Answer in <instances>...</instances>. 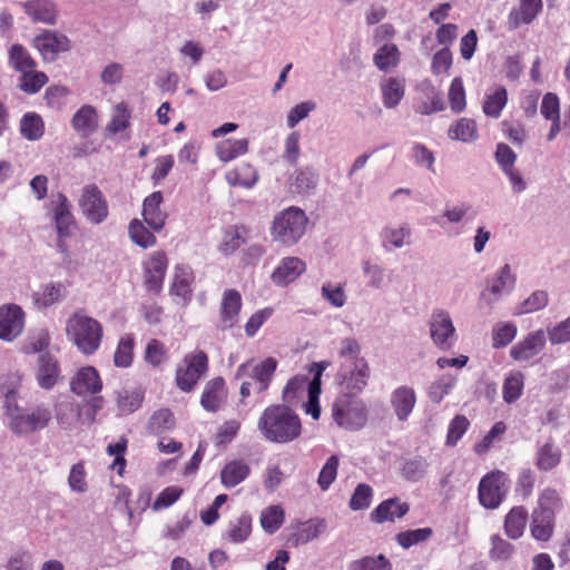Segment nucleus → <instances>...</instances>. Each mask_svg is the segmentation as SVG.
I'll use <instances>...</instances> for the list:
<instances>
[{
    "instance_id": "obj_34",
    "label": "nucleus",
    "mask_w": 570,
    "mask_h": 570,
    "mask_svg": "<svg viewBox=\"0 0 570 570\" xmlns=\"http://www.w3.org/2000/svg\"><path fill=\"white\" fill-rule=\"evenodd\" d=\"M509 100L508 90L504 86H497L488 91L482 104V111L487 117L498 119Z\"/></svg>"
},
{
    "instance_id": "obj_52",
    "label": "nucleus",
    "mask_w": 570,
    "mask_h": 570,
    "mask_svg": "<svg viewBox=\"0 0 570 570\" xmlns=\"http://www.w3.org/2000/svg\"><path fill=\"white\" fill-rule=\"evenodd\" d=\"M448 100L450 108L453 112L460 114L465 110L466 96L463 81L460 77H455L452 79L448 92Z\"/></svg>"
},
{
    "instance_id": "obj_1",
    "label": "nucleus",
    "mask_w": 570,
    "mask_h": 570,
    "mask_svg": "<svg viewBox=\"0 0 570 570\" xmlns=\"http://www.w3.org/2000/svg\"><path fill=\"white\" fill-rule=\"evenodd\" d=\"M257 428L266 441L278 444L296 440L302 432L299 416L285 404L267 406L258 419Z\"/></svg>"
},
{
    "instance_id": "obj_47",
    "label": "nucleus",
    "mask_w": 570,
    "mask_h": 570,
    "mask_svg": "<svg viewBox=\"0 0 570 570\" xmlns=\"http://www.w3.org/2000/svg\"><path fill=\"white\" fill-rule=\"evenodd\" d=\"M48 80L49 78L45 72L29 69V71L20 72L18 87L24 94L35 95L42 89Z\"/></svg>"
},
{
    "instance_id": "obj_40",
    "label": "nucleus",
    "mask_w": 570,
    "mask_h": 570,
    "mask_svg": "<svg viewBox=\"0 0 570 570\" xmlns=\"http://www.w3.org/2000/svg\"><path fill=\"white\" fill-rule=\"evenodd\" d=\"M72 127L82 136L91 134L98 127V115L90 105L82 106L72 117Z\"/></svg>"
},
{
    "instance_id": "obj_48",
    "label": "nucleus",
    "mask_w": 570,
    "mask_h": 570,
    "mask_svg": "<svg viewBox=\"0 0 570 570\" xmlns=\"http://www.w3.org/2000/svg\"><path fill=\"white\" fill-rule=\"evenodd\" d=\"M20 132L28 140H38L45 132V122L40 115L27 112L20 120Z\"/></svg>"
},
{
    "instance_id": "obj_63",
    "label": "nucleus",
    "mask_w": 570,
    "mask_h": 570,
    "mask_svg": "<svg viewBox=\"0 0 570 570\" xmlns=\"http://www.w3.org/2000/svg\"><path fill=\"white\" fill-rule=\"evenodd\" d=\"M142 402V394L139 391H122L118 393V409L122 414H130L137 411Z\"/></svg>"
},
{
    "instance_id": "obj_58",
    "label": "nucleus",
    "mask_w": 570,
    "mask_h": 570,
    "mask_svg": "<svg viewBox=\"0 0 570 570\" xmlns=\"http://www.w3.org/2000/svg\"><path fill=\"white\" fill-rule=\"evenodd\" d=\"M250 529L252 518L248 514H243L230 523L227 538L234 543L244 542L248 538Z\"/></svg>"
},
{
    "instance_id": "obj_53",
    "label": "nucleus",
    "mask_w": 570,
    "mask_h": 570,
    "mask_svg": "<svg viewBox=\"0 0 570 570\" xmlns=\"http://www.w3.org/2000/svg\"><path fill=\"white\" fill-rule=\"evenodd\" d=\"M175 426V417L170 410L160 409L150 416L148 430L154 434H160Z\"/></svg>"
},
{
    "instance_id": "obj_36",
    "label": "nucleus",
    "mask_w": 570,
    "mask_h": 570,
    "mask_svg": "<svg viewBox=\"0 0 570 570\" xmlns=\"http://www.w3.org/2000/svg\"><path fill=\"white\" fill-rule=\"evenodd\" d=\"M250 473V466L244 460H233L225 464L220 471V481L227 489L242 483Z\"/></svg>"
},
{
    "instance_id": "obj_9",
    "label": "nucleus",
    "mask_w": 570,
    "mask_h": 570,
    "mask_svg": "<svg viewBox=\"0 0 570 570\" xmlns=\"http://www.w3.org/2000/svg\"><path fill=\"white\" fill-rule=\"evenodd\" d=\"M510 488L509 476L502 471L485 474L479 483V501L485 509H497Z\"/></svg>"
},
{
    "instance_id": "obj_14",
    "label": "nucleus",
    "mask_w": 570,
    "mask_h": 570,
    "mask_svg": "<svg viewBox=\"0 0 570 570\" xmlns=\"http://www.w3.org/2000/svg\"><path fill=\"white\" fill-rule=\"evenodd\" d=\"M33 47L45 61H53L59 53L68 51L71 46L67 36L55 30H43L35 37Z\"/></svg>"
},
{
    "instance_id": "obj_30",
    "label": "nucleus",
    "mask_w": 570,
    "mask_h": 570,
    "mask_svg": "<svg viewBox=\"0 0 570 570\" xmlns=\"http://www.w3.org/2000/svg\"><path fill=\"white\" fill-rule=\"evenodd\" d=\"M59 372L58 361L53 356L49 354L39 356L37 381L41 389H52L58 381Z\"/></svg>"
},
{
    "instance_id": "obj_21",
    "label": "nucleus",
    "mask_w": 570,
    "mask_h": 570,
    "mask_svg": "<svg viewBox=\"0 0 570 570\" xmlns=\"http://www.w3.org/2000/svg\"><path fill=\"white\" fill-rule=\"evenodd\" d=\"M546 345V334L543 330H538L530 333L522 341L517 343L510 350V356L514 361H529L530 358L538 355Z\"/></svg>"
},
{
    "instance_id": "obj_11",
    "label": "nucleus",
    "mask_w": 570,
    "mask_h": 570,
    "mask_svg": "<svg viewBox=\"0 0 570 570\" xmlns=\"http://www.w3.org/2000/svg\"><path fill=\"white\" fill-rule=\"evenodd\" d=\"M277 362L273 357H267L259 363L246 362L237 367L235 377L237 380L247 379L253 383L255 393H264L275 373Z\"/></svg>"
},
{
    "instance_id": "obj_4",
    "label": "nucleus",
    "mask_w": 570,
    "mask_h": 570,
    "mask_svg": "<svg viewBox=\"0 0 570 570\" xmlns=\"http://www.w3.org/2000/svg\"><path fill=\"white\" fill-rule=\"evenodd\" d=\"M308 218L304 210L291 206L279 212L273 219L271 237L284 246L295 245L305 234Z\"/></svg>"
},
{
    "instance_id": "obj_57",
    "label": "nucleus",
    "mask_w": 570,
    "mask_h": 570,
    "mask_svg": "<svg viewBox=\"0 0 570 570\" xmlns=\"http://www.w3.org/2000/svg\"><path fill=\"white\" fill-rule=\"evenodd\" d=\"M325 529L326 523L324 520H309L303 523L295 533L296 543H307L322 534Z\"/></svg>"
},
{
    "instance_id": "obj_33",
    "label": "nucleus",
    "mask_w": 570,
    "mask_h": 570,
    "mask_svg": "<svg viewBox=\"0 0 570 570\" xmlns=\"http://www.w3.org/2000/svg\"><path fill=\"white\" fill-rule=\"evenodd\" d=\"M561 450L554 442L549 439L546 443L538 446L534 458V465L543 472H548L557 468L561 461Z\"/></svg>"
},
{
    "instance_id": "obj_49",
    "label": "nucleus",
    "mask_w": 570,
    "mask_h": 570,
    "mask_svg": "<svg viewBox=\"0 0 570 570\" xmlns=\"http://www.w3.org/2000/svg\"><path fill=\"white\" fill-rule=\"evenodd\" d=\"M318 183V176L311 168L298 170L295 176L292 177L289 188L293 193L305 194L314 189Z\"/></svg>"
},
{
    "instance_id": "obj_22",
    "label": "nucleus",
    "mask_w": 570,
    "mask_h": 570,
    "mask_svg": "<svg viewBox=\"0 0 570 570\" xmlns=\"http://www.w3.org/2000/svg\"><path fill=\"white\" fill-rule=\"evenodd\" d=\"M163 195L154 191L145 198L142 204V217L153 232H160L165 226L167 214L160 209Z\"/></svg>"
},
{
    "instance_id": "obj_15",
    "label": "nucleus",
    "mask_w": 570,
    "mask_h": 570,
    "mask_svg": "<svg viewBox=\"0 0 570 570\" xmlns=\"http://www.w3.org/2000/svg\"><path fill=\"white\" fill-rule=\"evenodd\" d=\"M71 204L63 194H58L51 202V214L59 238H68L76 228V220L71 213Z\"/></svg>"
},
{
    "instance_id": "obj_59",
    "label": "nucleus",
    "mask_w": 570,
    "mask_h": 570,
    "mask_svg": "<svg viewBox=\"0 0 570 570\" xmlns=\"http://www.w3.org/2000/svg\"><path fill=\"white\" fill-rule=\"evenodd\" d=\"M322 297L333 307L341 308L346 304V294L342 284L326 282L322 285Z\"/></svg>"
},
{
    "instance_id": "obj_37",
    "label": "nucleus",
    "mask_w": 570,
    "mask_h": 570,
    "mask_svg": "<svg viewBox=\"0 0 570 570\" xmlns=\"http://www.w3.org/2000/svg\"><path fill=\"white\" fill-rule=\"evenodd\" d=\"M382 100L386 108L396 107L405 94V79L389 77L381 82Z\"/></svg>"
},
{
    "instance_id": "obj_27",
    "label": "nucleus",
    "mask_w": 570,
    "mask_h": 570,
    "mask_svg": "<svg viewBox=\"0 0 570 570\" xmlns=\"http://www.w3.org/2000/svg\"><path fill=\"white\" fill-rule=\"evenodd\" d=\"M305 263L298 257L283 258L272 274V281L276 285H287L294 282L304 271Z\"/></svg>"
},
{
    "instance_id": "obj_35",
    "label": "nucleus",
    "mask_w": 570,
    "mask_h": 570,
    "mask_svg": "<svg viewBox=\"0 0 570 570\" xmlns=\"http://www.w3.org/2000/svg\"><path fill=\"white\" fill-rule=\"evenodd\" d=\"M382 245L386 250L402 248L410 244L411 227L403 223L400 226H385L381 232Z\"/></svg>"
},
{
    "instance_id": "obj_38",
    "label": "nucleus",
    "mask_w": 570,
    "mask_h": 570,
    "mask_svg": "<svg viewBox=\"0 0 570 570\" xmlns=\"http://www.w3.org/2000/svg\"><path fill=\"white\" fill-rule=\"evenodd\" d=\"M528 521V511L524 507L518 505L513 507L509 513L505 515L504 520V531L505 534L512 539L517 540L522 537L525 525Z\"/></svg>"
},
{
    "instance_id": "obj_56",
    "label": "nucleus",
    "mask_w": 570,
    "mask_h": 570,
    "mask_svg": "<svg viewBox=\"0 0 570 570\" xmlns=\"http://www.w3.org/2000/svg\"><path fill=\"white\" fill-rule=\"evenodd\" d=\"M284 521V510L278 505L265 509L261 515L262 528L269 534L275 533Z\"/></svg>"
},
{
    "instance_id": "obj_44",
    "label": "nucleus",
    "mask_w": 570,
    "mask_h": 570,
    "mask_svg": "<svg viewBox=\"0 0 570 570\" xmlns=\"http://www.w3.org/2000/svg\"><path fill=\"white\" fill-rule=\"evenodd\" d=\"M401 61V52L396 45L385 43L374 53L373 62L381 71L395 68Z\"/></svg>"
},
{
    "instance_id": "obj_24",
    "label": "nucleus",
    "mask_w": 570,
    "mask_h": 570,
    "mask_svg": "<svg viewBox=\"0 0 570 570\" xmlns=\"http://www.w3.org/2000/svg\"><path fill=\"white\" fill-rule=\"evenodd\" d=\"M542 0H520L519 7L508 14L510 29H518L522 24H530L542 10Z\"/></svg>"
},
{
    "instance_id": "obj_19",
    "label": "nucleus",
    "mask_w": 570,
    "mask_h": 570,
    "mask_svg": "<svg viewBox=\"0 0 570 570\" xmlns=\"http://www.w3.org/2000/svg\"><path fill=\"white\" fill-rule=\"evenodd\" d=\"M70 389L79 396L94 395L101 391L102 381L94 366H83L72 376Z\"/></svg>"
},
{
    "instance_id": "obj_32",
    "label": "nucleus",
    "mask_w": 570,
    "mask_h": 570,
    "mask_svg": "<svg viewBox=\"0 0 570 570\" xmlns=\"http://www.w3.org/2000/svg\"><path fill=\"white\" fill-rule=\"evenodd\" d=\"M540 112L546 120L551 121V128L548 138L552 140L561 130L559 97L553 92H547L542 98Z\"/></svg>"
},
{
    "instance_id": "obj_20",
    "label": "nucleus",
    "mask_w": 570,
    "mask_h": 570,
    "mask_svg": "<svg viewBox=\"0 0 570 570\" xmlns=\"http://www.w3.org/2000/svg\"><path fill=\"white\" fill-rule=\"evenodd\" d=\"M242 309V296L236 289H226L223 293L219 321L223 331L229 330L238 322V316Z\"/></svg>"
},
{
    "instance_id": "obj_41",
    "label": "nucleus",
    "mask_w": 570,
    "mask_h": 570,
    "mask_svg": "<svg viewBox=\"0 0 570 570\" xmlns=\"http://www.w3.org/2000/svg\"><path fill=\"white\" fill-rule=\"evenodd\" d=\"M131 112L126 102H119L114 107L111 118L105 130L108 136L126 131L130 127Z\"/></svg>"
},
{
    "instance_id": "obj_8",
    "label": "nucleus",
    "mask_w": 570,
    "mask_h": 570,
    "mask_svg": "<svg viewBox=\"0 0 570 570\" xmlns=\"http://www.w3.org/2000/svg\"><path fill=\"white\" fill-rule=\"evenodd\" d=\"M52 417L50 409L45 404L35 405L24 411L17 410L11 414L10 429L18 435H24L48 426Z\"/></svg>"
},
{
    "instance_id": "obj_62",
    "label": "nucleus",
    "mask_w": 570,
    "mask_h": 570,
    "mask_svg": "<svg viewBox=\"0 0 570 570\" xmlns=\"http://www.w3.org/2000/svg\"><path fill=\"white\" fill-rule=\"evenodd\" d=\"M549 296L546 291H534L527 299H524L517 312V314H528L540 311L548 305Z\"/></svg>"
},
{
    "instance_id": "obj_25",
    "label": "nucleus",
    "mask_w": 570,
    "mask_h": 570,
    "mask_svg": "<svg viewBox=\"0 0 570 570\" xmlns=\"http://www.w3.org/2000/svg\"><path fill=\"white\" fill-rule=\"evenodd\" d=\"M416 403V395L412 387L400 386L391 394V405L399 421H406Z\"/></svg>"
},
{
    "instance_id": "obj_28",
    "label": "nucleus",
    "mask_w": 570,
    "mask_h": 570,
    "mask_svg": "<svg viewBox=\"0 0 570 570\" xmlns=\"http://www.w3.org/2000/svg\"><path fill=\"white\" fill-rule=\"evenodd\" d=\"M194 273L189 266L177 265L175 267L174 279L170 293L179 297L184 304L191 299Z\"/></svg>"
},
{
    "instance_id": "obj_43",
    "label": "nucleus",
    "mask_w": 570,
    "mask_h": 570,
    "mask_svg": "<svg viewBox=\"0 0 570 570\" xmlns=\"http://www.w3.org/2000/svg\"><path fill=\"white\" fill-rule=\"evenodd\" d=\"M247 238L248 229L245 226L232 227L225 232L219 250L224 255H232L246 244Z\"/></svg>"
},
{
    "instance_id": "obj_2",
    "label": "nucleus",
    "mask_w": 570,
    "mask_h": 570,
    "mask_svg": "<svg viewBox=\"0 0 570 570\" xmlns=\"http://www.w3.org/2000/svg\"><path fill=\"white\" fill-rule=\"evenodd\" d=\"M66 335L82 354L92 355L101 345L104 328L99 321L80 309L67 320Z\"/></svg>"
},
{
    "instance_id": "obj_6",
    "label": "nucleus",
    "mask_w": 570,
    "mask_h": 570,
    "mask_svg": "<svg viewBox=\"0 0 570 570\" xmlns=\"http://www.w3.org/2000/svg\"><path fill=\"white\" fill-rule=\"evenodd\" d=\"M208 371V357L204 351H195L184 356L176 368V384L183 392H191Z\"/></svg>"
},
{
    "instance_id": "obj_7",
    "label": "nucleus",
    "mask_w": 570,
    "mask_h": 570,
    "mask_svg": "<svg viewBox=\"0 0 570 570\" xmlns=\"http://www.w3.org/2000/svg\"><path fill=\"white\" fill-rule=\"evenodd\" d=\"M476 213L473 206L466 202L446 203L440 216L433 222L451 235L459 236L464 227L474 219Z\"/></svg>"
},
{
    "instance_id": "obj_64",
    "label": "nucleus",
    "mask_w": 570,
    "mask_h": 570,
    "mask_svg": "<svg viewBox=\"0 0 570 570\" xmlns=\"http://www.w3.org/2000/svg\"><path fill=\"white\" fill-rule=\"evenodd\" d=\"M167 360V350L163 342L153 338L147 343L145 361L154 367L159 366Z\"/></svg>"
},
{
    "instance_id": "obj_10",
    "label": "nucleus",
    "mask_w": 570,
    "mask_h": 570,
    "mask_svg": "<svg viewBox=\"0 0 570 570\" xmlns=\"http://www.w3.org/2000/svg\"><path fill=\"white\" fill-rule=\"evenodd\" d=\"M430 337L433 344L442 351L454 346L458 334L450 313L442 308L432 311L429 318Z\"/></svg>"
},
{
    "instance_id": "obj_13",
    "label": "nucleus",
    "mask_w": 570,
    "mask_h": 570,
    "mask_svg": "<svg viewBox=\"0 0 570 570\" xmlns=\"http://www.w3.org/2000/svg\"><path fill=\"white\" fill-rule=\"evenodd\" d=\"M337 376L342 389L347 391L350 395H356L367 385L370 379L368 363L366 360L343 362Z\"/></svg>"
},
{
    "instance_id": "obj_26",
    "label": "nucleus",
    "mask_w": 570,
    "mask_h": 570,
    "mask_svg": "<svg viewBox=\"0 0 570 570\" xmlns=\"http://www.w3.org/2000/svg\"><path fill=\"white\" fill-rule=\"evenodd\" d=\"M410 510L406 502L399 498H391L382 501L371 513V519L377 523L394 521L404 517Z\"/></svg>"
},
{
    "instance_id": "obj_50",
    "label": "nucleus",
    "mask_w": 570,
    "mask_h": 570,
    "mask_svg": "<svg viewBox=\"0 0 570 570\" xmlns=\"http://www.w3.org/2000/svg\"><path fill=\"white\" fill-rule=\"evenodd\" d=\"M128 234L130 239L142 248H149L156 244L154 234L139 219L130 222Z\"/></svg>"
},
{
    "instance_id": "obj_23",
    "label": "nucleus",
    "mask_w": 570,
    "mask_h": 570,
    "mask_svg": "<svg viewBox=\"0 0 570 570\" xmlns=\"http://www.w3.org/2000/svg\"><path fill=\"white\" fill-rule=\"evenodd\" d=\"M328 365L330 363L326 361L313 362L308 368V372L313 375V379L311 392L308 394V402L305 405V411L314 420H318L321 415V406L318 404L321 394V377Z\"/></svg>"
},
{
    "instance_id": "obj_60",
    "label": "nucleus",
    "mask_w": 570,
    "mask_h": 570,
    "mask_svg": "<svg viewBox=\"0 0 570 570\" xmlns=\"http://www.w3.org/2000/svg\"><path fill=\"white\" fill-rule=\"evenodd\" d=\"M350 570H392L391 562L383 554L364 557L350 564Z\"/></svg>"
},
{
    "instance_id": "obj_5",
    "label": "nucleus",
    "mask_w": 570,
    "mask_h": 570,
    "mask_svg": "<svg viewBox=\"0 0 570 570\" xmlns=\"http://www.w3.org/2000/svg\"><path fill=\"white\" fill-rule=\"evenodd\" d=\"M350 394L338 396L333 404L332 416L341 428L355 431L365 425L367 412L365 404Z\"/></svg>"
},
{
    "instance_id": "obj_42",
    "label": "nucleus",
    "mask_w": 570,
    "mask_h": 570,
    "mask_svg": "<svg viewBox=\"0 0 570 570\" xmlns=\"http://www.w3.org/2000/svg\"><path fill=\"white\" fill-rule=\"evenodd\" d=\"M449 137L452 140L469 142L479 138L478 125L472 118H460L449 128Z\"/></svg>"
},
{
    "instance_id": "obj_16",
    "label": "nucleus",
    "mask_w": 570,
    "mask_h": 570,
    "mask_svg": "<svg viewBox=\"0 0 570 570\" xmlns=\"http://www.w3.org/2000/svg\"><path fill=\"white\" fill-rule=\"evenodd\" d=\"M20 4L35 23L53 26L58 21L59 9L53 0H27Z\"/></svg>"
},
{
    "instance_id": "obj_17",
    "label": "nucleus",
    "mask_w": 570,
    "mask_h": 570,
    "mask_svg": "<svg viewBox=\"0 0 570 570\" xmlns=\"http://www.w3.org/2000/svg\"><path fill=\"white\" fill-rule=\"evenodd\" d=\"M168 266L167 256L164 252H155L144 263V279L148 291L159 292Z\"/></svg>"
},
{
    "instance_id": "obj_46",
    "label": "nucleus",
    "mask_w": 570,
    "mask_h": 570,
    "mask_svg": "<svg viewBox=\"0 0 570 570\" xmlns=\"http://www.w3.org/2000/svg\"><path fill=\"white\" fill-rule=\"evenodd\" d=\"M9 65L19 73L37 68V61L20 43H14L9 49Z\"/></svg>"
},
{
    "instance_id": "obj_29",
    "label": "nucleus",
    "mask_w": 570,
    "mask_h": 570,
    "mask_svg": "<svg viewBox=\"0 0 570 570\" xmlns=\"http://www.w3.org/2000/svg\"><path fill=\"white\" fill-rule=\"evenodd\" d=\"M517 276L509 264L502 266L491 281L489 292L493 296L492 302L500 299L504 295H509L515 287Z\"/></svg>"
},
{
    "instance_id": "obj_45",
    "label": "nucleus",
    "mask_w": 570,
    "mask_h": 570,
    "mask_svg": "<svg viewBox=\"0 0 570 570\" xmlns=\"http://www.w3.org/2000/svg\"><path fill=\"white\" fill-rule=\"evenodd\" d=\"M135 347V335L127 333L120 337L115 354L114 365L119 368H127L132 364Z\"/></svg>"
},
{
    "instance_id": "obj_31",
    "label": "nucleus",
    "mask_w": 570,
    "mask_h": 570,
    "mask_svg": "<svg viewBox=\"0 0 570 570\" xmlns=\"http://www.w3.org/2000/svg\"><path fill=\"white\" fill-rule=\"evenodd\" d=\"M225 397V382L222 377H215L207 382L200 397V404L206 411L216 412Z\"/></svg>"
},
{
    "instance_id": "obj_12",
    "label": "nucleus",
    "mask_w": 570,
    "mask_h": 570,
    "mask_svg": "<svg viewBox=\"0 0 570 570\" xmlns=\"http://www.w3.org/2000/svg\"><path fill=\"white\" fill-rule=\"evenodd\" d=\"M81 214L91 224L98 225L108 217V204L101 190L94 184L82 188L78 202Z\"/></svg>"
},
{
    "instance_id": "obj_18",
    "label": "nucleus",
    "mask_w": 570,
    "mask_h": 570,
    "mask_svg": "<svg viewBox=\"0 0 570 570\" xmlns=\"http://www.w3.org/2000/svg\"><path fill=\"white\" fill-rule=\"evenodd\" d=\"M24 326V313L18 305L0 307V338L12 341L21 334Z\"/></svg>"
},
{
    "instance_id": "obj_55",
    "label": "nucleus",
    "mask_w": 570,
    "mask_h": 570,
    "mask_svg": "<svg viewBox=\"0 0 570 570\" xmlns=\"http://www.w3.org/2000/svg\"><path fill=\"white\" fill-rule=\"evenodd\" d=\"M456 377L450 374L442 375L429 387V397L434 403H440L455 386Z\"/></svg>"
},
{
    "instance_id": "obj_54",
    "label": "nucleus",
    "mask_w": 570,
    "mask_h": 570,
    "mask_svg": "<svg viewBox=\"0 0 570 570\" xmlns=\"http://www.w3.org/2000/svg\"><path fill=\"white\" fill-rule=\"evenodd\" d=\"M432 534L431 528H421L400 532L396 534L395 540L403 549H409L412 546L428 541Z\"/></svg>"
},
{
    "instance_id": "obj_39",
    "label": "nucleus",
    "mask_w": 570,
    "mask_h": 570,
    "mask_svg": "<svg viewBox=\"0 0 570 570\" xmlns=\"http://www.w3.org/2000/svg\"><path fill=\"white\" fill-rule=\"evenodd\" d=\"M61 283H48L32 294L33 304L39 308H47L59 303L65 294Z\"/></svg>"
},
{
    "instance_id": "obj_3",
    "label": "nucleus",
    "mask_w": 570,
    "mask_h": 570,
    "mask_svg": "<svg viewBox=\"0 0 570 570\" xmlns=\"http://www.w3.org/2000/svg\"><path fill=\"white\" fill-rule=\"evenodd\" d=\"M562 509L559 493L551 488L541 491L538 505L532 511L530 531L537 541L547 542L552 538L556 524V514Z\"/></svg>"
},
{
    "instance_id": "obj_61",
    "label": "nucleus",
    "mask_w": 570,
    "mask_h": 570,
    "mask_svg": "<svg viewBox=\"0 0 570 570\" xmlns=\"http://www.w3.org/2000/svg\"><path fill=\"white\" fill-rule=\"evenodd\" d=\"M517 331V326L513 323L498 324L493 328L492 346L494 348L507 346L515 337Z\"/></svg>"
},
{
    "instance_id": "obj_51",
    "label": "nucleus",
    "mask_w": 570,
    "mask_h": 570,
    "mask_svg": "<svg viewBox=\"0 0 570 570\" xmlns=\"http://www.w3.org/2000/svg\"><path fill=\"white\" fill-rule=\"evenodd\" d=\"M524 376L520 372L509 374L502 386V395L505 403L515 402L522 394Z\"/></svg>"
}]
</instances>
